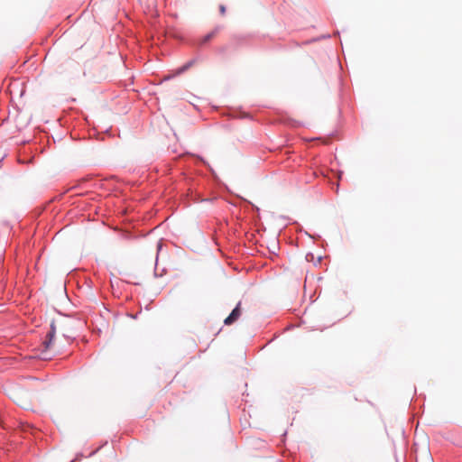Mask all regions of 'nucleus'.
<instances>
[{
    "label": "nucleus",
    "instance_id": "nucleus-9",
    "mask_svg": "<svg viewBox=\"0 0 462 462\" xmlns=\"http://www.w3.org/2000/svg\"><path fill=\"white\" fill-rule=\"evenodd\" d=\"M427 459H428L429 462H432L433 461L432 457H431V456L430 454L427 455Z\"/></svg>",
    "mask_w": 462,
    "mask_h": 462
},
{
    "label": "nucleus",
    "instance_id": "nucleus-8",
    "mask_svg": "<svg viewBox=\"0 0 462 462\" xmlns=\"http://www.w3.org/2000/svg\"><path fill=\"white\" fill-rule=\"evenodd\" d=\"M4 253H5V248L2 245H0V262L3 260Z\"/></svg>",
    "mask_w": 462,
    "mask_h": 462
},
{
    "label": "nucleus",
    "instance_id": "nucleus-10",
    "mask_svg": "<svg viewBox=\"0 0 462 462\" xmlns=\"http://www.w3.org/2000/svg\"><path fill=\"white\" fill-rule=\"evenodd\" d=\"M310 257L313 258V255H312V254H307V255H306V259H307V261H310Z\"/></svg>",
    "mask_w": 462,
    "mask_h": 462
},
{
    "label": "nucleus",
    "instance_id": "nucleus-7",
    "mask_svg": "<svg viewBox=\"0 0 462 462\" xmlns=\"http://www.w3.org/2000/svg\"><path fill=\"white\" fill-rule=\"evenodd\" d=\"M226 11V7L224 5H219V12L221 14H225Z\"/></svg>",
    "mask_w": 462,
    "mask_h": 462
},
{
    "label": "nucleus",
    "instance_id": "nucleus-1",
    "mask_svg": "<svg viewBox=\"0 0 462 462\" xmlns=\"http://www.w3.org/2000/svg\"><path fill=\"white\" fill-rule=\"evenodd\" d=\"M56 334V327L54 321H52L50 325V329L47 332L44 340L42 341V349L41 351V357L42 359H49L50 357L47 355V350L51 347L53 338Z\"/></svg>",
    "mask_w": 462,
    "mask_h": 462
},
{
    "label": "nucleus",
    "instance_id": "nucleus-5",
    "mask_svg": "<svg viewBox=\"0 0 462 462\" xmlns=\"http://www.w3.org/2000/svg\"><path fill=\"white\" fill-rule=\"evenodd\" d=\"M222 29V25H217L211 32H214V35L216 36Z\"/></svg>",
    "mask_w": 462,
    "mask_h": 462
},
{
    "label": "nucleus",
    "instance_id": "nucleus-2",
    "mask_svg": "<svg viewBox=\"0 0 462 462\" xmlns=\"http://www.w3.org/2000/svg\"><path fill=\"white\" fill-rule=\"evenodd\" d=\"M248 307H244L242 302L239 301L236 308L233 309V323L236 321L244 313H246Z\"/></svg>",
    "mask_w": 462,
    "mask_h": 462
},
{
    "label": "nucleus",
    "instance_id": "nucleus-3",
    "mask_svg": "<svg viewBox=\"0 0 462 462\" xmlns=\"http://www.w3.org/2000/svg\"><path fill=\"white\" fill-rule=\"evenodd\" d=\"M215 37L214 35V32H210L208 33H207L205 36H203L199 42V46H202L203 44L207 43L208 42H209L210 40H212L213 38Z\"/></svg>",
    "mask_w": 462,
    "mask_h": 462
},
{
    "label": "nucleus",
    "instance_id": "nucleus-6",
    "mask_svg": "<svg viewBox=\"0 0 462 462\" xmlns=\"http://www.w3.org/2000/svg\"><path fill=\"white\" fill-rule=\"evenodd\" d=\"M232 319H231V313L225 319L224 323L225 325H231Z\"/></svg>",
    "mask_w": 462,
    "mask_h": 462
},
{
    "label": "nucleus",
    "instance_id": "nucleus-4",
    "mask_svg": "<svg viewBox=\"0 0 462 462\" xmlns=\"http://www.w3.org/2000/svg\"><path fill=\"white\" fill-rule=\"evenodd\" d=\"M197 61L196 59H193V60H190L189 61H188L187 63H185L179 70V72H184L186 71L188 69H189L195 62Z\"/></svg>",
    "mask_w": 462,
    "mask_h": 462
}]
</instances>
